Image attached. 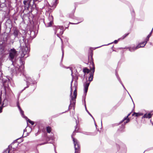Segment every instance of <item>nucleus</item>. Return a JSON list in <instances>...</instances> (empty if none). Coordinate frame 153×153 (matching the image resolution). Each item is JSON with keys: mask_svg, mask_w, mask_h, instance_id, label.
Instances as JSON below:
<instances>
[{"mask_svg": "<svg viewBox=\"0 0 153 153\" xmlns=\"http://www.w3.org/2000/svg\"><path fill=\"white\" fill-rule=\"evenodd\" d=\"M20 46L22 49V56L23 57L29 52V48L26 42V40L24 36L22 37V39L20 40Z\"/></svg>", "mask_w": 153, "mask_h": 153, "instance_id": "obj_1", "label": "nucleus"}, {"mask_svg": "<svg viewBox=\"0 0 153 153\" xmlns=\"http://www.w3.org/2000/svg\"><path fill=\"white\" fill-rule=\"evenodd\" d=\"M91 65L92 67V68H91V70L92 72H91L89 74L90 76L88 79V81L89 82H88L87 81L85 82L84 84V93H85V95H86L87 93V92L88 87L90 85V82L93 80L94 73L95 71V68L94 66V64L93 62H92Z\"/></svg>", "mask_w": 153, "mask_h": 153, "instance_id": "obj_2", "label": "nucleus"}, {"mask_svg": "<svg viewBox=\"0 0 153 153\" xmlns=\"http://www.w3.org/2000/svg\"><path fill=\"white\" fill-rule=\"evenodd\" d=\"M2 73L0 70V79L2 80L3 85L5 91V94L6 96L7 95V91L9 89V79L7 77L3 78L1 75Z\"/></svg>", "mask_w": 153, "mask_h": 153, "instance_id": "obj_3", "label": "nucleus"}, {"mask_svg": "<svg viewBox=\"0 0 153 153\" xmlns=\"http://www.w3.org/2000/svg\"><path fill=\"white\" fill-rule=\"evenodd\" d=\"M17 51L14 48L11 49L9 53V58L12 62V64L14 65L15 64L16 58L17 56Z\"/></svg>", "mask_w": 153, "mask_h": 153, "instance_id": "obj_4", "label": "nucleus"}, {"mask_svg": "<svg viewBox=\"0 0 153 153\" xmlns=\"http://www.w3.org/2000/svg\"><path fill=\"white\" fill-rule=\"evenodd\" d=\"M65 30V29H64V27L62 26H58L56 27L55 33L56 34V36L60 38L62 44L63 43V42L60 36L62 35Z\"/></svg>", "mask_w": 153, "mask_h": 153, "instance_id": "obj_5", "label": "nucleus"}, {"mask_svg": "<svg viewBox=\"0 0 153 153\" xmlns=\"http://www.w3.org/2000/svg\"><path fill=\"white\" fill-rule=\"evenodd\" d=\"M23 75L25 76L26 79H24L25 81H26L27 86L25 87L24 89L22 90L24 91L26 88H28L30 85V84H35L36 83V82L35 80L33 78L29 77L28 75L26 74L25 75L23 74Z\"/></svg>", "mask_w": 153, "mask_h": 153, "instance_id": "obj_6", "label": "nucleus"}, {"mask_svg": "<svg viewBox=\"0 0 153 153\" xmlns=\"http://www.w3.org/2000/svg\"><path fill=\"white\" fill-rule=\"evenodd\" d=\"M73 82V80L71 81V94H70V96L71 97V100H70V105L69 106V107L71 105H74L75 103V99L76 98V90L75 89L74 92V97L72 96V83ZM69 109V108H68Z\"/></svg>", "mask_w": 153, "mask_h": 153, "instance_id": "obj_7", "label": "nucleus"}, {"mask_svg": "<svg viewBox=\"0 0 153 153\" xmlns=\"http://www.w3.org/2000/svg\"><path fill=\"white\" fill-rule=\"evenodd\" d=\"M131 113H129L128 114V115L127 116H126V117H125L123 118V119L120 122L119 124H120L121 123H123L122 125V128H119V130H120V131H122L123 129H124L125 128L124 125L126 123H127L129 122L130 119L128 118V117L130 115Z\"/></svg>", "mask_w": 153, "mask_h": 153, "instance_id": "obj_8", "label": "nucleus"}, {"mask_svg": "<svg viewBox=\"0 0 153 153\" xmlns=\"http://www.w3.org/2000/svg\"><path fill=\"white\" fill-rule=\"evenodd\" d=\"M72 137L73 138V140L74 144V146L75 149V153H79L80 151L79 149L80 146L79 144V143L76 139L72 137Z\"/></svg>", "mask_w": 153, "mask_h": 153, "instance_id": "obj_9", "label": "nucleus"}, {"mask_svg": "<svg viewBox=\"0 0 153 153\" xmlns=\"http://www.w3.org/2000/svg\"><path fill=\"white\" fill-rule=\"evenodd\" d=\"M19 102L18 101H17V107H18L20 111V113L22 115V117L25 118V119H27V121L29 122L32 125H33L34 124V122L31 120H30L28 119L27 117L25 116L24 114V111L22 110L21 109L19 105Z\"/></svg>", "mask_w": 153, "mask_h": 153, "instance_id": "obj_10", "label": "nucleus"}, {"mask_svg": "<svg viewBox=\"0 0 153 153\" xmlns=\"http://www.w3.org/2000/svg\"><path fill=\"white\" fill-rule=\"evenodd\" d=\"M48 20L49 22L45 24V26L47 27H51L53 24V17L51 15L49 14Z\"/></svg>", "mask_w": 153, "mask_h": 153, "instance_id": "obj_11", "label": "nucleus"}, {"mask_svg": "<svg viewBox=\"0 0 153 153\" xmlns=\"http://www.w3.org/2000/svg\"><path fill=\"white\" fill-rule=\"evenodd\" d=\"M141 46L140 45H137V46H131L130 47H128L127 48V49H128L131 52H132L135 51V50L139 48Z\"/></svg>", "mask_w": 153, "mask_h": 153, "instance_id": "obj_12", "label": "nucleus"}, {"mask_svg": "<svg viewBox=\"0 0 153 153\" xmlns=\"http://www.w3.org/2000/svg\"><path fill=\"white\" fill-rule=\"evenodd\" d=\"M8 104V101L7 98H5L3 100L2 104V107H5L7 106Z\"/></svg>", "mask_w": 153, "mask_h": 153, "instance_id": "obj_13", "label": "nucleus"}, {"mask_svg": "<svg viewBox=\"0 0 153 153\" xmlns=\"http://www.w3.org/2000/svg\"><path fill=\"white\" fill-rule=\"evenodd\" d=\"M152 116V114L150 113H149L148 114H145L142 117V119H143L144 118H151Z\"/></svg>", "mask_w": 153, "mask_h": 153, "instance_id": "obj_14", "label": "nucleus"}, {"mask_svg": "<svg viewBox=\"0 0 153 153\" xmlns=\"http://www.w3.org/2000/svg\"><path fill=\"white\" fill-rule=\"evenodd\" d=\"M19 33V31L18 30L16 29H15L14 30L13 34L15 38L17 37Z\"/></svg>", "mask_w": 153, "mask_h": 153, "instance_id": "obj_15", "label": "nucleus"}, {"mask_svg": "<svg viewBox=\"0 0 153 153\" xmlns=\"http://www.w3.org/2000/svg\"><path fill=\"white\" fill-rule=\"evenodd\" d=\"M5 48L3 46H1L0 47V54H1L5 52Z\"/></svg>", "mask_w": 153, "mask_h": 153, "instance_id": "obj_16", "label": "nucleus"}, {"mask_svg": "<svg viewBox=\"0 0 153 153\" xmlns=\"http://www.w3.org/2000/svg\"><path fill=\"white\" fill-rule=\"evenodd\" d=\"M135 115L136 117H138L139 116H142L143 115V114L141 113H136L134 112L132 114V116H133Z\"/></svg>", "mask_w": 153, "mask_h": 153, "instance_id": "obj_17", "label": "nucleus"}, {"mask_svg": "<svg viewBox=\"0 0 153 153\" xmlns=\"http://www.w3.org/2000/svg\"><path fill=\"white\" fill-rule=\"evenodd\" d=\"M149 38L147 37L145 39L144 41L143 42V43H142L143 44V46L142 47H144L147 43V42L149 40Z\"/></svg>", "mask_w": 153, "mask_h": 153, "instance_id": "obj_18", "label": "nucleus"}, {"mask_svg": "<svg viewBox=\"0 0 153 153\" xmlns=\"http://www.w3.org/2000/svg\"><path fill=\"white\" fill-rule=\"evenodd\" d=\"M120 39H119L118 40H115L113 42H112L111 43H109L108 44H107V45H102L100 46H99V47H97L96 48H95V49H96V48H100V47H101V46H104V45H110L111 43H114L115 44H117V43L118 42V40Z\"/></svg>", "mask_w": 153, "mask_h": 153, "instance_id": "obj_19", "label": "nucleus"}, {"mask_svg": "<svg viewBox=\"0 0 153 153\" xmlns=\"http://www.w3.org/2000/svg\"><path fill=\"white\" fill-rule=\"evenodd\" d=\"M2 104V98H1V94L0 95V105ZM3 107H2V105L0 106V113L2 112V109Z\"/></svg>", "mask_w": 153, "mask_h": 153, "instance_id": "obj_20", "label": "nucleus"}, {"mask_svg": "<svg viewBox=\"0 0 153 153\" xmlns=\"http://www.w3.org/2000/svg\"><path fill=\"white\" fill-rule=\"evenodd\" d=\"M117 78L118 79V80H119V81L120 82V83H121V84L122 85L123 87V88H124L127 92L128 93V94H129L128 92V91H127V90L126 89V88H125L124 85H123V84L122 81H121L120 78L118 76H117Z\"/></svg>", "mask_w": 153, "mask_h": 153, "instance_id": "obj_21", "label": "nucleus"}, {"mask_svg": "<svg viewBox=\"0 0 153 153\" xmlns=\"http://www.w3.org/2000/svg\"><path fill=\"white\" fill-rule=\"evenodd\" d=\"M84 101H85V108L86 111L88 113V114L94 120V118L93 117V116L90 113V112L88 111L87 110L86 107V104H85V100Z\"/></svg>", "mask_w": 153, "mask_h": 153, "instance_id": "obj_22", "label": "nucleus"}, {"mask_svg": "<svg viewBox=\"0 0 153 153\" xmlns=\"http://www.w3.org/2000/svg\"><path fill=\"white\" fill-rule=\"evenodd\" d=\"M83 72L85 73H88L89 72V69L86 68H84L83 70Z\"/></svg>", "mask_w": 153, "mask_h": 153, "instance_id": "obj_23", "label": "nucleus"}, {"mask_svg": "<svg viewBox=\"0 0 153 153\" xmlns=\"http://www.w3.org/2000/svg\"><path fill=\"white\" fill-rule=\"evenodd\" d=\"M122 142L121 141L118 139H117L116 140V145H118V147H119V145Z\"/></svg>", "mask_w": 153, "mask_h": 153, "instance_id": "obj_24", "label": "nucleus"}, {"mask_svg": "<svg viewBox=\"0 0 153 153\" xmlns=\"http://www.w3.org/2000/svg\"><path fill=\"white\" fill-rule=\"evenodd\" d=\"M46 130L48 133H50L51 131V127L49 126H48L46 127Z\"/></svg>", "mask_w": 153, "mask_h": 153, "instance_id": "obj_25", "label": "nucleus"}, {"mask_svg": "<svg viewBox=\"0 0 153 153\" xmlns=\"http://www.w3.org/2000/svg\"><path fill=\"white\" fill-rule=\"evenodd\" d=\"M83 133L84 134L88 135H93L92 133L90 132H84Z\"/></svg>", "mask_w": 153, "mask_h": 153, "instance_id": "obj_26", "label": "nucleus"}, {"mask_svg": "<svg viewBox=\"0 0 153 153\" xmlns=\"http://www.w3.org/2000/svg\"><path fill=\"white\" fill-rule=\"evenodd\" d=\"M42 2H44L45 3V4H44V6L42 8H40L41 9H44L45 7V5H47V4L48 3L47 1H45V0H43V1H42Z\"/></svg>", "mask_w": 153, "mask_h": 153, "instance_id": "obj_27", "label": "nucleus"}, {"mask_svg": "<svg viewBox=\"0 0 153 153\" xmlns=\"http://www.w3.org/2000/svg\"><path fill=\"white\" fill-rule=\"evenodd\" d=\"M10 152V149L9 148H8L3 153H9Z\"/></svg>", "mask_w": 153, "mask_h": 153, "instance_id": "obj_28", "label": "nucleus"}, {"mask_svg": "<svg viewBox=\"0 0 153 153\" xmlns=\"http://www.w3.org/2000/svg\"><path fill=\"white\" fill-rule=\"evenodd\" d=\"M84 19L83 18H81L80 19V21L77 23H71V24H78L80 22H82L83 21Z\"/></svg>", "mask_w": 153, "mask_h": 153, "instance_id": "obj_29", "label": "nucleus"}, {"mask_svg": "<svg viewBox=\"0 0 153 153\" xmlns=\"http://www.w3.org/2000/svg\"><path fill=\"white\" fill-rule=\"evenodd\" d=\"M153 30V28H152L151 32L147 36V37H148V38H149V37L151 36V34Z\"/></svg>", "mask_w": 153, "mask_h": 153, "instance_id": "obj_30", "label": "nucleus"}, {"mask_svg": "<svg viewBox=\"0 0 153 153\" xmlns=\"http://www.w3.org/2000/svg\"><path fill=\"white\" fill-rule=\"evenodd\" d=\"M128 34V33H127L124 34L123 36H122V39H123L124 38H125L127 36Z\"/></svg>", "mask_w": 153, "mask_h": 153, "instance_id": "obj_31", "label": "nucleus"}, {"mask_svg": "<svg viewBox=\"0 0 153 153\" xmlns=\"http://www.w3.org/2000/svg\"><path fill=\"white\" fill-rule=\"evenodd\" d=\"M143 43V42H140V43H139L138 45H140V46H141V47H140V48L144 47H142L143 46V44H142V43Z\"/></svg>", "mask_w": 153, "mask_h": 153, "instance_id": "obj_32", "label": "nucleus"}, {"mask_svg": "<svg viewBox=\"0 0 153 153\" xmlns=\"http://www.w3.org/2000/svg\"><path fill=\"white\" fill-rule=\"evenodd\" d=\"M47 143H48L47 142H45V143H41L38 144V146H39V145L40 146V145H43L45 144H46Z\"/></svg>", "mask_w": 153, "mask_h": 153, "instance_id": "obj_33", "label": "nucleus"}, {"mask_svg": "<svg viewBox=\"0 0 153 153\" xmlns=\"http://www.w3.org/2000/svg\"><path fill=\"white\" fill-rule=\"evenodd\" d=\"M58 0H55L54 2V4L55 5L57 4L58 3Z\"/></svg>", "mask_w": 153, "mask_h": 153, "instance_id": "obj_34", "label": "nucleus"}, {"mask_svg": "<svg viewBox=\"0 0 153 153\" xmlns=\"http://www.w3.org/2000/svg\"><path fill=\"white\" fill-rule=\"evenodd\" d=\"M76 125L75 126V131H76V129L77 128V122L76 121Z\"/></svg>", "mask_w": 153, "mask_h": 153, "instance_id": "obj_35", "label": "nucleus"}, {"mask_svg": "<svg viewBox=\"0 0 153 153\" xmlns=\"http://www.w3.org/2000/svg\"><path fill=\"white\" fill-rule=\"evenodd\" d=\"M62 58H63V56H64V52L63 49H62Z\"/></svg>", "mask_w": 153, "mask_h": 153, "instance_id": "obj_36", "label": "nucleus"}, {"mask_svg": "<svg viewBox=\"0 0 153 153\" xmlns=\"http://www.w3.org/2000/svg\"><path fill=\"white\" fill-rule=\"evenodd\" d=\"M70 68V70H71V75H72V74H73V73H72V70H71V68H70V67H67V68Z\"/></svg>", "mask_w": 153, "mask_h": 153, "instance_id": "obj_37", "label": "nucleus"}, {"mask_svg": "<svg viewBox=\"0 0 153 153\" xmlns=\"http://www.w3.org/2000/svg\"><path fill=\"white\" fill-rule=\"evenodd\" d=\"M27 3V1H26L25 0L23 1V4L25 5H26Z\"/></svg>", "mask_w": 153, "mask_h": 153, "instance_id": "obj_38", "label": "nucleus"}, {"mask_svg": "<svg viewBox=\"0 0 153 153\" xmlns=\"http://www.w3.org/2000/svg\"><path fill=\"white\" fill-rule=\"evenodd\" d=\"M19 60H20V62L21 63V62L22 63H21V65L23 64V61L22 60H21V59H20Z\"/></svg>", "mask_w": 153, "mask_h": 153, "instance_id": "obj_39", "label": "nucleus"}, {"mask_svg": "<svg viewBox=\"0 0 153 153\" xmlns=\"http://www.w3.org/2000/svg\"><path fill=\"white\" fill-rule=\"evenodd\" d=\"M132 15H134V12L133 10L132 11Z\"/></svg>", "mask_w": 153, "mask_h": 153, "instance_id": "obj_40", "label": "nucleus"}, {"mask_svg": "<svg viewBox=\"0 0 153 153\" xmlns=\"http://www.w3.org/2000/svg\"><path fill=\"white\" fill-rule=\"evenodd\" d=\"M36 1V0H33V3H34Z\"/></svg>", "mask_w": 153, "mask_h": 153, "instance_id": "obj_41", "label": "nucleus"}, {"mask_svg": "<svg viewBox=\"0 0 153 153\" xmlns=\"http://www.w3.org/2000/svg\"><path fill=\"white\" fill-rule=\"evenodd\" d=\"M54 151H55V153H57V152H56V148H55V147H54Z\"/></svg>", "mask_w": 153, "mask_h": 153, "instance_id": "obj_42", "label": "nucleus"}, {"mask_svg": "<svg viewBox=\"0 0 153 153\" xmlns=\"http://www.w3.org/2000/svg\"><path fill=\"white\" fill-rule=\"evenodd\" d=\"M129 94V96H130V97H131V98L132 101H133V100H132V98H131V96ZM133 104H134V102H133Z\"/></svg>", "mask_w": 153, "mask_h": 153, "instance_id": "obj_43", "label": "nucleus"}, {"mask_svg": "<svg viewBox=\"0 0 153 153\" xmlns=\"http://www.w3.org/2000/svg\"><path fill=\"white\" fill-rule=\"evenodd\" d=\"M129 94V96H130V97H131V98L132 101H133V100H132V98H131V96ZM133 104H134V102H133Z\"/></svg>", "mask_w": 153, "mask_h": 153, "instance_id": "obj_44", "label": "nucleus"}, {"mask_svg": "<svg viewBox=\"0 0 153 153\" xmlns=\"http://www.w3.org/2000/svg\"><path fill=\"white\" fill-rule=\"evenodd\" d=\"M12 72H14V69L12 70Z\"/></svg>", "mask_w": 153, "mask_h": 153, "instance_id": "obj_45", "label": "nucleus"}, {"mask_svg": "<svg viewBox=\"0 0 153 153\" xmlns=\"http://www.w3.org/2000/svg\"><path fill=\"white\" fill-rule=\"evenodd\" d=\"M7 21H8V22H10V20H8Z\"/></svg>", "mask_w": 153, "mask_h": 153, "instance_id": "obj_46", "label": "nucleus"}, {"mask_svg": "<svg viewBox=\"0 0 153 153\" xmlns=\"http://www.w3.org/2000/svg\"><path fill=\"white\" fill-rule=\"evenodd\" d=\"M151 123L153 125V122H151Z\"/></svg>", "mask_w": 153, "mask_h": 153, "instance_id": "obj_47", "label": "nucleus"}, {"mask_svg": "<svg viewBox=\"0 0 153 153\" xmlns=\"http://www.w3.org/2000/svg\"><path fill=\"white\" fill-rule=\"evenodd\" d=\"M150 122H151H151H152V121H151V120H150Z\"/></svg>", "mask_w": 153, "mask_h": 153, "instance_id": "obj_48", "label": "nucleus"}, {"mask_svg": "<svg viewBox=\"0 0 153 153\" xmlns=\"http://www.w3.org/2000/svg\"><path fill=\"white\" fill-rule=\"evenodd\" d=\"M95 125L96 126H97V125H96V124L95 123Z\"/></svg>", "mask_w": 153, "mask_h": 153, "instance_id": "obj_49", "label": "nucleus"}, {"mask_svg": "<svg viewBox=\"0 0 153 153\" xmlns=\"http://www.w3.org/2000/svg\"><path fill=\"white\" fill-rule=\"evenodd\" d=\"M101 124H102V121H101Z\"/></svg>", "mask_w": 153, "mask_h": 153, "instance_id": "obj_50", "label": "nucleus"}, {"mask_svg": "<svg viewBox=\"0 0 153 153\" xmlns=\"http://www.w3.org/2000/svg\"><path fill=\"white\" fill-rule=\"evenodd\" d=\"M74 131L73 133V134H74Z\"/></svg>", "mask_w": 153, "mask_h": 153, "instance_id": "obj_51", "label": "nucleus"}]
</instances>
